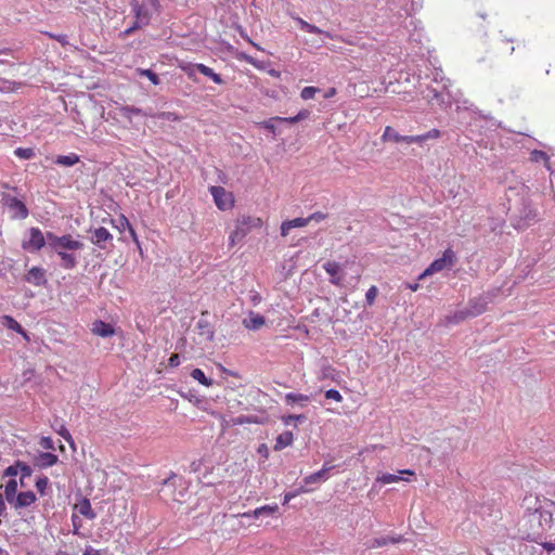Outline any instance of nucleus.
<instances>
[{
    "label": "nucleus",
    "instance_id": "obj_53",
    "mask_svg": "<svg viewBox=\"0 0 555 555\" xmlns=\"http://www.w3.org/2000/svg\"><path fill=\"white\" fill-rule=\"evenodd\" d=\"M119 224H120V229H129L131 227V223L129 222V220L127 219L126 216L121 215L119 217Z\"/></svg>",
    "mask_w": 555,
    "mask_h": 555
},
{
    "label": "nucleus",
    "instance_id": "obj_39",
    "mask_svg": "<svg viewBox=\"0 0 555 555\" xmlns=\"http://www.w3.org/2000/svg\"><path fill=\"white\" fill-rule=\"evenodd\" d=\"M15 467H17L18 474H21L23 477H30L33 474L31 467L25 462L16 461Z\"/></svg>",
    "mask_w": 555,
    "mask_h": 555
},
{
    "label": "nucleus",
    "instance_id": "obj_64",
    "mask_svg": "<svg viewBox=\"0 0 555 555\" xmlns=\"http://www.w3.org/2000/svg\"><path fill=\"white\" fill-rule=\"evenodd\" d=\"M143 25H139L138 21H134L133 25L130 27L133 31L141 28Z\"/></svg>",
    "mask_w": 555,
    "mask_h": 555
},
{
    "label": "nucleus",
    "instance_id": "obj_45",
    "mask_svg": "<svg viewBox=\"0 0 555 555\" xmlns=\"http://www.w3.org/2000/svg\"><path fill=\"white\" fill-rule=\"evenodd\" d=\"M232 423H233V425H243V424L256 423V421L250 418L249 416L241 415V416L233 418Z\"/></svg>",
    "mask_w": 555,
    "mask_h": 555
},
{
    "label": "nucleus",
    "instance_id": "obj_49",
    "mask_svg": "<svg viewBox=\"0 0 555 555\" xmlns=\"http://www.w3.org/2000/svg\"><path fill=\"white\" fill-rule=\"evenodd\" d=\"M18 474L17 467H15V463L9 467H7L3 472V477H15Z\"/></svg>",
    "mask_w": 555,
    "mask_h": 555
},
{
    "label": "nucleus",
    "instance_id": "obj_19",
    "mask_svg": "<svg viewBox=\"0 0 555 555\" xmlns=\"http://www.w3.org/2000/svg\"><path fill=\"white\" fill-rule=\"evenodd\" d=\"M307 218H295L293 220H287L282 222L281 224V235L287 236L289 234V231L294 228H304L308 225Z\"/></svg>",
    "mask_w": 555,
    "mask_h": 555
},
{
    "label": "nucleus",
    "instance_id": "obj_18",
    "mask_svg": "<svg viewBox=\"0 0 555 555\" xmlns=\"http://www.w3.org/2000/svg\"><path fill=\"white\" fill-rule=\"evenodd\" d=\"M324 270L331 276V282L335 285H339L341 281L340 276V264L336 261H327L323 264Z\"/></svg>",
    "mask_w": 555,
    "mask_h": 555
},
{
    "label": "nucleus",
    "instance_id": "obj_37",
    "mask_svg": "<svg viewBox=\"0 0 555 555\" xmlns=\"http://www.w3.org/2000/svg\"><path fill=\"white\" fill-rule=\"evenodd\" d=\"M14 154L21 159H31L36 155L34 149L31 147H17L14 151Z\"/></svg>",
    "mask_w": 555,
    "mask_h": 555
},
{
    "label": "nucleus",
    "instance_id": "obj_9",
    "mask_svg": "<svg viewBox=\"0 0 555 555\" xmlns=\"http://www.w3.org/2000/svg\"><path fill=\"white\" fill-rule=\"evenodd\" d=\"M2 203L9 208L11 217L13 219H25L28 216V209L26 205L18 198L11 196L10 194H3Z\"/></svg>",
    "mask_w": 555,
    "mask_h": 555
},
{
    "label": "nucleus",
    "instance_id": "obj_48",
    "mask_svg": "<svg viewBox=\"0 0 555 555\" xmlns=\"http://www.w3.org/2000/svg\"><path fill=\"white\" fill-rule=\"evenodd\" d=\"M300 420H305V416L304 415H286V416H283L282 417V421L285 425H289L292 422L294 421H300Z\"/></svg>",
    "mask_w": 555,
    "mask_h": 555
},
{
    "label": "nucleus",
    "instance_id": "obj_56",
    "mask_svg": "<svg viewBox=\"0 0 555 555\" xmlns=\"http://www.w3.org/2000/svg\"><path fill=\"white\" fill-rule=\"evenodd\" d=\"M336 94V89L335 88H330L325 94H324V98L325 99H330L332 96H334Z\"/></svg>",
    "mask_w": 555,
    "mask_h": 555
},
{
    "label": "nucleus",
    "instance_id": "obj_7",
    "mask_svg": "<svg viewBox=\"0 0 555 555\" xmlns=\"http://www.w3.org/2000/svg\"><path fill=\"white\" fill-rule=\"evenodd\" d=\"M179 67L188 75L189 78L193 77L194 70L196 69L204 76L210 78L215 83L222 85L224 82L219 74L215 73L212 68L206 66L205 64L183 63L180 64Z\"/></svg>",
    "mask_w": 555,
    "mask_h": 555
},
{
    "label": "nucleus",
    "instance_id": "obj_8",
    "mask_svg": "<svg viewBox=\"0 0 555 555\" xmlns=\"http://www.w3.org/2000/svg\"><path fill=\"white\" fill-rule=\"evenodd\" d=\"M29 237L22 242V248L27 251H39L46 245L47 234L43 235L39 228H30Z\"/></svg>",
    "mask_w": 555,
    "mask_h": 555
},
{
    "label": "nucleus",
    "instance_id": "obj_26",
    "mask_svg": "<svg viewBox=\"0 0 555 555\" xmlns=\"http://www.w3.org/2000/svg\"><path fill=\"white\" fill-rule=\"evenodd\" d=\"M333 468L332 465H328V464H324V466L322 467V469H320L319 472L317 473H313L309 476H307L305 479H304V482L306 485H310V483H314V482H318L320 481L321 479H325V474L331 470Z\"/></svg>",
    "mask_w": 555,
    "mask_h": 555
},
{
    "label": "nucleus",
    "instance_id": "obj_40",
    "mask_svg": "<svg viewBox=\"0 0 555 555\" xmlns=\"http://www.w3.org/2000/svg\"><path fill=\"white\" fill-rule=\"evenodd\" d=\"M319 91L320 89L317 87H305L300 92V96L302 100L307 101L313 99Z\"/></svg>",
    "mask_w": 555,
    "mask_h": 555
},
{
    "label": "nucleus",
    "instance_id": "obj_36",
    "mask_svg": "<svg viewBox=\"0 0 555 555\" xmlns=\"http://www.w3.org/2000/svg\"><path fill=\"white\" fill-rule=\"evenodd\" d=\"M402 480V478L398 475H395V474H382L379 476H377L376 478V482H379L380 485H388V483H393V482H398Z\"/></svg>",
    "mask_w": 555,
    "mask_h": 555
},
{
    "label": "nucleus",
    "instance_id": "obj_46",
    "mask_svg": "<svg viewBox=\"0 0 555 555\" xmlns=\"http://www.w3.org/2000/svg\"><path fill=\"white\" fill-rule=\"evenodd\" d=\"M325 218H326L325 214H323L321 211H317V212L311 214L309 217H307V220H308V223H310L311 221L320 222V221H323Z\"/></svg>",
    "mask_w": 555,
    "mask_h": 555
},
{
    "label": "nucleus",
    "instance_id": "obj_22",
    "mask_svg": "<svg viewBox=\"0 0 555 555\" xmlns=\"http://www.w3.org/2000/svg\"><path fill=\"white\" fill-rule=\"evenodd\" d=\"M406 138H408V135H401L392 127L387 126L382 135V141L383 142L391 141L395 143H400V142L405 143Z\"/></svg>",
    "mask_w": 555,
    "mask_h": 555
},
{
    "label": "nucleus",
    "instance_id": "obj_24",
    "mask_svg": "<svg viewBox=\"0 0 555 555\" xmlns=\"http://www.w3.org/2000/svg\"><path fill=\"white\" fill-rule=\"evenodd\" d=\"M75 508L79 512L80 515L85 516L88 519H94L95 513L91 506V503L88 499L81 500Z\"/></svg>",
    "mask_w": 555,
    "mask_h": 555
},
{
    "label": "nucleus",
    "instance_id": "obj_17",
    "mask_svg": "<svg viewBox=\"0 0 555 555\" xmlns=\"http://www.w3.org/2000/svg\"><path fill=\"white\" fill-rule=\"evenodd\" d=\"M91 332L100 337H112L115 334V328L109 323L96 320L92 324Z\"/></svg>",
    "mask_w": 555,
    "mask_h": 555
},
{
    "label": "nucleus",
    "instance_id": "obj_55",
    "mask_svg": "<svg viewBox=\"0 0 555 555\" xmlns=\"http://www.w3.org/2000/svg\"><path fill=\"white\" fill-rule=\"evenodd\" d=\"M83 555H100V553L99 551L92 547H87L86 551L83 552Z\"/></svg>",
    "mask_w": 555,
    "mask_h": 555
},
{
    "label": "nucleus",
    "instance_id": "obj_44",
    "mask_svg": "<svg viewBox=\"0 0 555 555\" xmlns=\"http://www.w3.org/2000/svg\"><path fill=\"white\" fill-rule=\"evenodd\" d=\"M141 75L147 77L153 85H158L159 83L158 76L153 70H151V69H143V70H141Z\"/></svg>",
    "mask_w": 555,
    "mask_h": 555
},
{
    "label": "nucleus",
    "instance_id": "obj_16",
    "mask_svg": "<svg viewBox=\"0 0 555 555\" xmlns=\"http://www.w3.org/2000/svg\"><path fill=\"white\" fill-rule=\"evenodd\" d=\"M441 137V131L439 129H431L429 131H427L426 133H423V134H417V135H408V138L405 139V143L408 144H413V143H417V144H422L423 142L427 141V140H436V139H439Z\"/></svg>",
    "mask_w": 555,
    "mask_h": 555
},
{
    "label": "nucleus",
    "instance_id": "obj_28",
    "mask_svg": "<svg viewBox=\"0 0 555 555\" xmlns=\"http://www.w3.org/2000/svg\"><path fill=\"white\" fill-rule=\"evenodd\" d=\"M80 158L77 154L60 155L55 159V164L60 166L70 167L79 163Z\"/></svg>",
    "mask_w": 555,
    "mask_h": 555
},
{
    "label": "nucleus",
    "instance_id": "obj_15",
    "mask_svg": "<svg viewBox=\"0 0 555 555\" xmlns=\"http://www.w3.org/2000/svg\"><path fill=\"white\" fill-rule=\"evenodd\" d=\"M59 456L50 452H41L34 457V465L39 468H48L55 465Z\"/></svg>",
    "mask_w": 555,
    "mask_h": 555
},
{
    "label": "nucleus",
    "instance_id": "obj_12",
    "mask_svg": "<svg viewBox=\"0 0 555 555\" xmlns=\"http://www.w3.org/2000/svg\"><path fill=\"white\" fill-rule=\"evenodd\" d=\"M555 506V502H551ZM548 526L546 529L545 542H542V547L547 552L555 551V513L550 514Z\"/></svg>",
    "mask_w": 555,
    "mask_h": 555
},
{
    "label": "nucleus",
    "instance_id": "obj_23",
    "mask_svg": "<svg viewBox=\"0 0 555 555\" xmlns=\"http://www.w3.org/2000/svg\"><path fill=\"white\" fill-rule=\"evenodd\" d=\"M61 258V266L64 269H74L77 264V258L72 253L67 251H54Z\"/></svg>",
    "mask_w": 555,
    "mask_h": 555
},
{
    "label": "nucleus",
    "instance_id": "obj_10",
    "mask_svg": "<svg viewBox=\"0 0 555 555\" xmlns=\"http://www.w3.org/2000/svg\"><path fill=\"white\" fill-rule=\"evenodd\" d=\"M112 241L113 235L106 228L100 227L92 231L91 242L99 248L106 249L107 244L111 243Z\"/></svg>",
    "mask_w": 555,
    "mask_h": 555
},
{
    "label": "nucleus",
    "instance_id": "obj_6",
    "mask_svg": "<svg viewBox=\"0 0 555 555\" xmlns=\"http://www.w3.org/2000/svg\"><path fill=\"white\" fill-rule=\"evenodd\" d=\"M487 301L482 298L470 300L468 308L466 310L455 312L450 322L459 323L469 317L479 315L487 310Z\"/></svg>",
    "mask_w": 555,
    "mask_h": 555
},
{
    "label": "nucleus",
    "instance_id": "obj_29",
    "mask_svg": "<svg viewBox=\"0 0 555 555\" xmlns=\"http://www.w3.org/2000/svg\"><path fill=\"white\" fill-rule=\"evenodd\" d=\"M17 487L18 482L14 478L7 481L4 486V498L8 503H12L13 498L17 494Z\"/></svg>",
    "mask_w": 555,
    "mask_h": 555
},
{
    "label": "nucleus",
    "instance_id": "obj_35",
    "mask_svg": "<svg viewBox=\"0 0 555 555\" xmlns=\"http://www.w3.org/2000/svg\"><path fill=\"white\" fill-rule=\"evenodd\" d=\"M296 21L304 31L309 33V34H322V30L318 26L306 22L301 17H296Z\"/></svg>",
    "mask_w": 555,
    "mask_h": 555
},
{
    "label": "nucleus",
    "instance_id": "obj_11",
    "mask_svg": "<svg viewBox=\"0 0 555 555\" xmlns=\"http://www.w3.org/2000/svg\"><path fill=\"white\" fill-rule=\"evenodd\" d=\"M37 500L36 494L33 491H22L17 493L12 503H9L14 509H21L25 507H29Z\"/></svg>",
    "mask_w": 555,
    "mask_h": 555
},
{
    "label": "nucleus",
    "instance_id": "obj_14",
    "mask_svg": "<svg viewBox=\"0 0 555 555\" xmlns=\"http://www.w3.org/2000/svg\"><path fill=\"white\" fill-rule=\"evenodd\" d=\"M25 281L35 285V286H41L46 284V270L40 267H33L28 270Z\"/></svg>",
    "mask_w": 555,
    "mask_h": 555
},
{
    "label": "nucleus",
    "instance_id": "obj_3",
    "mask_svg": "<svg viewBox=\"0 0 555 555\" xmlns=\"http://www.w3.org/2000/svg\"><path fill=\"white\" fill-rule=\"evenodd\" d=\"M47 240L53 251H75L83 248V243L74 238L70 234L59 236L52 232H47Z\"/></svg>",
    "mask_w": 555,
    "mask_h": 555
},
{
    "label": "nucleus",
    "instance_id": "obj_34",
    "mask_svg": "<svg viewBox=\"0 0 555 555\" xmlns=\"http://www.w3.org/2000/svg\"><path fill=\"white\" fill-rule=\"evenodd\" d=\"M191 377L206 387H210L212 385V379L207 378L201 369H194L191 372Z\"/></svg>",
    "mask_w": 555,
    "mask_h": 555
},
{
    "label": "nucleus",
    "instance_id": "obj_27",
    "mask_svg": "<svg viewBox=\"0 0 555 555\" xmlns=\"http://www.w3.org/2000/svg\"><path fill=\"white\" fill-rule=\"evenodd\" d=\"M310 401V397L302 393L289 392L285 395V402L287 404L298 403L300 405H306Z\"/></svg>",
    "mask_w": 555,
    "mask_h": 555
},
{
    "label": "nucleus",
    "instance_id": "obj_57",
    "mask_svg": "<svg viewBox=\"0 0 555 555\" xmlns=\"http://www.w3.org/2000/svg\"><path fill=\"white\" fill-rule=\"evenodd\" d=\"M128 231L130 232V235H131L132 240H133L137 244H139L138 235H137V233H135V231H134V229H133V227H132V225L128 229Z\"/></svg>",
    "mask_w": 555,
    "mask_h": 555
},
{
    "label": "nucleus",
    "instance_id": "obj_4",
    "mask_svg": "<svg viewBox=\"0 0 555 555\" xmlns=\"http://www.w3.org/2000/svg\"><path fill=\"white\" fill-rule=\"evenodd\" d=\"M456 262V255L451 248H447L442 256L434 260L424 271L420 274L418 281L424 280L426 276L441 272L444 269L452 268Z\"/></svg>",
    "mask_w": 555,
    "mask_h": 555
},
{
    "label": "nucleus",
    "instance_id": "obj_32",
    "mask_svg": "<svg viewBox=\"0 0 555 555\" xmlns=\"http://www.w3.org/2000/svg\"><path fill=\"white\" fill-rule=\"evenodd\" d=\"M244 324L249 330H258L264 324V318L260 314H251L249 320H245Z\"/></svg>",
    "mask_w": 555,
    "mask_h": 555
},
{
    "label": "nucleus",
    "instance_id": "obj_13",
    "mask_svg": "<svg viewBox=\"0 0 555 555\" xmlns=\"http://www.w3.org/2000/svg\"><path fill=\"white\" fill-rule=\"evenodd\" d=\"M132 11L134 13L135 21H138L139 25H147L151 20V12L147 3L144 1L143 3H139L134 1L132 3Z\"/></svg>",
    "mask_w": 555,
    "mask_h": 555
},
{
    "label": "nucleus",
    "instance_id": "obj_59",
    "mask_svg": "<svg viewBox=\"0 0 555 555\" xmlns=\"http://www.w3.org/2000/svg\"><path fill=\"white\" fill-rule=\"evenodd\" d=\"M60 434L66 441H69L72 439L70 434L66 429L62 430Z\"/></svg>",
    "mask_w": 555,
    "mask_h": 555
},
{
    "label": "nucleus",
    "instance_id": "obj_41",
    "mask_svg": "<svg viewBox=\"0 0 555 555\" xmlns=\"http://www.w3.org/2000/svg\"><path fill=\"white\" fill-rule=\"evenodd\" d=\"M377 294H378V289H377V287H376V286H374V285H373V286H371V287L367 289V292H366V294H365V299H366V302H367V305H369V306H372V305L374 304V301H375V299H376Z\"/></svg>",
    "mask_w": 555,
    "mask_h": 555
},
{
    "label": "nucleus",
    "instance_id": "obj_33",
    "mask_svg": "<svg viewBox=\"0 0 555 555\" xmlns=\"http://www.w3.org/2000/svg\"><path fill=\"white\" fill-rule=\"evenodd\" d=\"M530 160L533 163L544 162L547 169H550V157L548 155L540 150H533L530 153Z\"/></svg>",
    "mask_w": 555,
    "mask_h": 555
},
{
    "label": "nucleus",
    "instance_id": "obj_20",
    "mask_svg": "<svg viewBox=\"0 0 555 555\" xmlns=\"http://www.w3.org/2000/svg\"><path fill=\"white\" fill-rule=\"evenodd\" d=\"M2 324L7 326L8 328L16 332L17 334L22 335L26 340H29V337L26 333V331L22 327V325L11 315H3L2 317Z\"/></svg>",
    "mask_w": 555,
    "mask_h": 555
},
{
    "label": "nucleus",
    "instance_id": "obj_58",
    "mask_svg": "<svg viewBox=\"0 0 555 555\" xmlns=\"http://www.w3.org/2000/svg\"><path fill=\"white\" fill-rule=\"evenodd\" d=\"M42 446L46 448V449H50L52 448V440L50 438H43L42 439Z\"/></svg>",
    "mask_w": 555,
    "mask_h": 555
},
{
    "label": "nucleus",
    "instance_id": "obj_47",
    "mask_svg": "<svg viewBox=\"0 0 555 555\" xmlns=\"http://www.w3.org/2000/svg\"><path fill=\"white\" fill-rule=\"evenodd\" d=\"M238 60H243V61L247 62L248 64H251L253 66L260 68L258 62L254 57H251L245 53H241L238 55Z\"/></svg>",
    "mask_w": 555,
    "mask_h": 555
},
{
    "label": "nucleus",
    "instance_id": "obj_38",
    "mask_svg": "<svg viewBox=\"0 0 555 555\" xmlns=\"http://www.w3.org/2000/svg\"><path fill=\"white\" fill-rule=\"evenodd\" d=\"M35 486H36L37 491L41 495H44L46 494V490L49 487V478L47 476H41V477L37 478V480L35 482Z\"/></svg>",
    "mask_w": 555,
    "mask_h": 555
},
{
    "label": "nucleus",
    "instance_id": "obj_63",
    "mask_svg": "<svg viewBox=\"0 0 555 555\" xmlns=\"http://www.w3.org/2000/svg\"><path fill=\"white\" fill-rule=\"evenodd\" d=\"M269 74H270L271 76L275 77V78H279V77H280V75H281V73H280L279 70H275V69H271V70L269 72Z\"/></svg>",
    "mask_w": 555,
    "mask_h": 555
},
{
    "label": "nucleus",
    "instance_id": "obj_50",
    "mask_svg": "<svg viewBox=\"0 0 555 555\" xmlns=\"http://www.w3.org/2000/svg\"><path fill=\"white\" fill-rule=\"evenodd\" d=\"M302 492H307L306 489L304 488H300L298 491L296 492H287L285 495H284V500H283V504H287L292 499H294L297 494L299 493H302Z\"/></svg>",
    "mask_w": 555,
    "mask_h": 555
},
{
    "label": "nucleus",
    "instance_id": "obj_5",
    "mask_svg": "<svg viewBox=\"0 0 555 555\" xmlns=\"http://www.w3.org/2000/svg\"><path fill=\"white\" fill-rule=\"evenodd\" d=\"M209 192L218 209L224 211L234 207L235 198L233 193L225 190L223 186H210Z\"/></svg>",
    "mask_w": 555,
    "mask_h": 555
},
{
    "label": "nucleus",
    "instance_id": "obj_1",
    "mask_svg": "<svg viewBox=\"0 0 555 555\" xmlns=\"http://www.w3.org/2000/svg\"><path fill=\"white\" fill-rule=\"evenodd\" d=\"M521 508L524 512L519 531L525 539L542 545V542H545L551 512L543 509L540 496L533 493L525 495Z\"/></svg>",
    "mask_w": 555,
    "mask_h": 555
},
{
    "label": "nucleus",
    "instance_id": "obj_31",
    "mask_svg": "<svg viewBox=\"0 0 555 555\" xmlns=\"http://www.w3.org/2000/svg\"><path fill=\"white\" fill-rule=\"evenodd\" d=\"M279 511V506L276 504L273 505H263L260 507H257L253 511V516L255 518H258L262 515L272 516Z\"/></svg>",
    "mask_w": 555,
    "mask_h": 555
},
{
    "label": "nucleus",
    "instance_id": "obj_25",
    "mask_svg": "<svg viewBox=\"0 0 555 555\" xmlns=\"http://www.w3.org/2000/svg\"><path fill=\"white\" fill-rule=\"evenodd\" d=\"M404 541V538L402 535H395V537H383L374 539L371 543L372 547H382L386 546L388 544H397Z\"/></svg>",
    "mask_w": 555,
    "mask_h": 555
},
{
    "label": "nucleus",
    "instance_id": "obj_51",
    "mask_svg": "<svg viewBox=\"0 0 555 555\" xmlns=\"http://www.w3.org/2000/svg\"><path fill=\"white\" fill-rule=\"evenodd\" d=\"M275 120V117L273 118H270L269 120H264L261 122V126L266 129H268L269 131H271L272 133L275 132V126L273 124V121Z\"/></svg>",
    "mask_w": 555,
    "mask_h": 555
},
{
    "label": "nucleus",
    "instance_id": "obj_62",
    "mask_svg": "<svg viewBox=\"0 0 555 555\" xmlns=\"http://www.w3.org/2000/svg\"><path fill=\"white\" fill-rule=\"evenodd\" d=\"M399 473L404 474V475L415 476L414 470H411V469H402V470H399Z\"/></svg>",
    "mask_w": 555,
    "mask_h": 555
},
{
    "label": "nucleus",
    "instance_id": "obj_21",
    "mask_svg": "<svg viewBox=\"0 0 555 555\" xmlns=\"http://www.w3.org/2000/svg\"><path fill=\"white\" fill-rule=\"evenodd\" d=\"M294 441V435L292 431H284L280 434L275 439L274 450L281 451L286 447L291 446Z\"/></svg>",
    "mask_w": 555,
    "mask_h": 555
},
{
    "label": "nucleus",
    "instance_id": "obj_61",
    "mask_svg": "<svg viewBox=\"0 0 555 555\" xmlns=\"http://www.w3.org/2000/svg\"><path fill=\"white\" fill-rule=\"evenodd\" d=\"M418 287H420L418 283L408 284V288L411 289L412 292H416L418 289Z\"/></svg>",
    "mask_w": 555,
    "mask_h": 555
},
{
    "label": "nucleus",
    "instance_id": "obj_52",
    "mask_svg": "<svg viewBox=\"0 0 555 555\" xmlns=\"http://www.w3.org/2000/svg\"><path fill=\"white\" fill-rule=\"evenodd\" d=\"M180 364V357L178 353H173L170 356L168 360V366L169 367H176Z\"/></svg>",
    "mask_w": 555,
    "mask_h": 555
},
{
    "label": "nucleus",
    "instance_id": "obj_60",
    "mask_svg": "<svg viewBox=\"0 0 555 555\" xmlns=\"http://www.w3.org/2000/svg\"><path fill=\"white\" fill-rule=\"evenodd\" d=\"M258 452H259V453H263V454H264V456L267 457V456H268V448H267V446H266V444H261V446L259 447V449H258Z\"/></svg>",
    "mask_w": 555,
    "mask_h": 555
},
{
    "label": "nucleus",
    "instance_id": "obj_30",
    "mask_svg": "<svg viewBox=\"0 0 555 555\" xmlns=\"http://www.w3.org/2000/svg\"><path fill=\"white\" fill-rule=\"evenodd\" d=\"M309 116H310V112L308 109H301L296 116L275 117V120L280 121V122L296 124L298 121L307 119Z\"/></svg>",
    "mask_w": 555,
    "mask_h": 555
},
{
    "label": "nucleus",
    "instance_id": "obj_42",
    "mask_svg": "<svg viewBox=\"0 0 555 555\" xmlns=\"http://www.w3.org/2000/svg\"><path fill=\"white\" fill-rule=\"evenodd\" d=\"M120 113L124 117L130 118L131 115H139L141 113V109L132 106H124L120 108Z\"/></svg>",
    "mask_w": 555,
    "mask_h": 555
},
{
    "label": "nucleus",
    "instance_id": "obj_43",
    "mask_svg": "<svg viewBox=\"0 0 555 555\" xmlns=\"http://www.w3.org/2000/svg\"><path fill=\"white\" fill-rule=\"evenodd\" d=\"M325 398L334 400L336 402H341L343 401V396L336 389H328V390H326L325 391Z\"/></svg>",
    "mask_w": 555,
    "mask_h": 555
},
{
    "label": "nucleus",
    "instance_id": "obj_2",
    "mask_svg": "<svg viewBox=\"0 0 555 555\" xmlns=\"http://www.w3.org/2000/svg\"><path fill=\"white\" fill-rule=\"evenodd\" d=\"M263 222L259 217L242 216L236 219L234 230L230 233V245L242 242L254 229H260Z\"/></svg>",
    "mask_w": 555,
    "mask_h": 555
},
{
    "label": "nucleus",
    "instance_id": "obj_54",
    "mask_svg": "<svg viewBox=\"0 0 555 555\" xmlns=\"http://www.w3.org/2000/svg\"><path fill=\"white\" fill-rule=\"evenodd\" d=\"M5 498L0 493V517H3L7 515V505H5Z\"/></svg>",
    "mask_w": 555,
    "mask_h": 555
}]
</instances>
